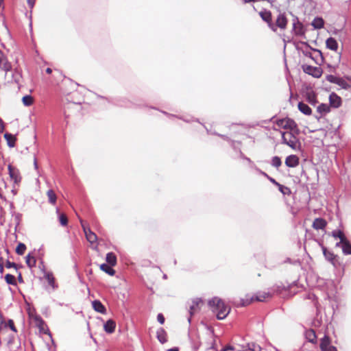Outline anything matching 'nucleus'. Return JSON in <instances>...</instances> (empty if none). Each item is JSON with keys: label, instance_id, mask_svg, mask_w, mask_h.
Segmentation results:
<instances>
[{"label": "nucleus", "instance_id": "27", "mask_svg": "<svg viewBox=\"0 0 351 351\" xmlns=\"http://www.w3.org/2000/svg\"><path fill=\"white\" fill-rule=\"evenodd\" d=\"M3 136L9 147H14L15 146L16 138L13 134L6 132L4 134Z\"/></svg>", "mask_w": 351, "mask_h": 351}, {"label": "nucleus", "instance_id": "33", "mask_svg": "<svg viewBox=\"0 0 351 351\" xmlns=\"http://www.w3.org/2000/svg\"><path fill=\"white\" fill-rule=\"evenodd\" d=\"M317 111L322 114H327L330 112V107L327 104L322 103L317 108Z\"/></svg>", "mask_w": 351, "mask_h": 351}, {"label": "nucleus", "instance_id": "16", "mask_svg": "<svg viewBox=\"0 0 351 351\" xmlns=\"http://www.w3.org/2000/svg\"><path fill=\"white\" fill-rule=\"evenodd\" d=\"M292 32L295 36H301L304 38H306L305 34L306 32V28L302 22H300L296 25V29H293L292 28Z\"/></svg>", "mask_w": 351, "mask_h": 351}, {"label": "nucleus", "instance_id": "10", "mask_svg": "<svg viewBox=\"0 0 351 351\" xmlns=\"http://www.w3.org/2000/svg\"><path fill=\"white\" fill-rule=\"evenodd\" d=\"M269 296V293H264L263 294L253 295V296L250 297V298H246L245 300L242 299L241 300V305L247 306V305L250 304L253 301L263 302L265 300V299Z\"/></svg>", "mask_w": 351, "mask_h": 351}, {"label": "nucleus", "instance_id": "48", "mask_svg": "<svg viewBox=\"0 0 351 351\" xmlns=\"http://www.w3.org/2000/svg\"><path fill=\"white\" fill-rule=\"evenodd\" d=\"M2 327H4V328L9 327L13 332H15L17 331L16 328L14 326V321L11 319H8V323L4 322Z\"/></svg>", "mask_w": 351, "mask_h": 351}, {"label": "nucleus", "instance_id": "55", "mask_svg": "<svg viewBox=\"0 0 351 351\" xmlns=\"http://www.w3.org/2000/svg\"><path fill=\"white\" fill-rule=\"evenodd\" d=\"M241 158L243 159V160H246L250 164V166L251 169H254V166H256L254 164V162L250 158L247 157L245 154Z\"/></svg>", "mask_w": 351, "mask_h": 351}, {"label": "nucleus", "instance_id": "59", "mask_svg": "<svg viewBox=\"0 0 351 351\" xmlns=\"http://www.w3.org/2000/svg\"><path fill=\"white\" fill-rule=\"evenodd\" d=\"M157 320L160 324H163L165 321V318L162 313H158L157 315Z\"/></svg>", "mask_w": 351, "mask_h": 351}, {"label": "nucleus", "instance_id": "56", "mask_svg": "<svg viewBox=\"0 0 351 351\" xmlns=\"http://www.w3.org/2000/svg\"><path fill=\"white\" fill-rule=\"evenodd\" d=\"M291 15L293 16V24H292V25H293V29H296V25H297L298 23H300V20H299V19H298V16H295V15H293V14H291Z\"/></svg>", "mask_w": 351, "mask_h": 351}, {"label": "nucleus", "instance_id": "12", "mask_svg": "<svg viewBox=\"0 0 351 351\" xmlns=\"http://www.w3.org/2000/svg\"><path fill=\"white\" fill-rule=\"evenodd\" d=\"M300 159L298 156L291 154L285 158V165L288 167L294 168L299 165Z\"/></svg>", "mask_w": 351, "mask_h": 351}, {"label": "nucleus", "instance_id": "49", "mask_svg": "<svg viewBox=\"0 0 351 351\" xmlns=\"http://www.w3.org/2000/svg\"><path fill=\"white\" fill-rule=\"evenodd\" d=\"M339 77H336L333 75H327L326 76V80L329 82L330 83H332V84H337V82L338 81V79H339Z\"/></svg>", "mask_w": 351, "mask_h": 351}, {"label": "nucleus", "instance_id": "13", "mask_svg": "<svg viewBox=\"0 0 351 351\" xmlns=\"http://www.w3.org/2000/svg\"><path fill=\"white\" fill-rule=\"evenodd\" d=\"M300 43L302 44V45H304L306 48L309 49L311 51L318 53L319 56H320V62L315 61V64H317V65H319V66H321L322 64H324L325 59H324V55L321 50L312 47L308 44V43L306 42V41H300Z\"/></svg>", "mask_w": 351, "mask_h": 351}, {"label": "nucleus", "instance_id": "9", "mask_svg": "<svg viewBox=\"0 0 351 351\" xmlns=\"http://www.w3.org/2000/svg\"><path fill=\"white\" fill-rule=\"evenodd\" d=\"M259 15L262 20L267 23L271 29H274V23L272 22V15L270 11L264 9L259 12Z\"/></svg>", "mask_w": 351, "mask_h": 351}, {"label": "nucleus", "instance_id": "8", "mask_svg": "<svg viewBox=\"0 0 351 351\" xmlns=\"http://www.w3.org/2000/svg\"><path fill=\"white\" fill-rule=\"evenodd\" d=\"M288 20L285 13H280L274 23V29H271L273 32H276L277 28L279 27L281 29H285L287 27Z\"/></svg>", "mask_w": 351, "mask_h": 351}, {"label": "nucleus", "instance_id": "3", "mask_svg": "<svg viewBox=\"0 0 351 351\" xmlns=\"http://www.w3.org/2000/svg\"><path fill=\"white\" fill-rule=\"evenodd\" d=\"M302 69L305 73L310 75L315 78H319L323 73L321 67L313 66L308 64H302Z\"/></svg>", "mask_w": 351, "mask_h": 351}, {"label": "nucleus", "instance_id": "23", "mask_svg": "<svg viewBox=\"0 0 351 351\" xmlns=\"http://www.w3.org/2000/svg\"><path fill=\"white\" fill-rule=\"evenodd\" d=\"M241 145V141H230V146L235 152L236 154L239 155L240 158L243 157L244 154L242 152L240 146Z\"/></svg>", "mask_w": 351, "mask_h": 351}, {"label": "nucleus", "instance_id": "15", "mask_svg": "<svg viewBox=\"0 0 351 351\" xmlns=\"http://www.w3.org/2000/svg\"><path fill=\"white\" fill-rule=\"evenodd\" d=\"M93 308L98 313L106 314L107 312L106 306L99 300H95L92 302Z\"/></svg>", "mask_w": 351, "mask_h": 351}, {"label": "nucleus", "instance_id": "42", "mask_svg": "<svg viewBox=\"0 0 351 351\" xmlns=\"http://www.w3.org/2000/svg\"><path fill=\"white\" fill-rule=\"evenodd\" d=\"M33 97L29 95H26L22 98V102L25 106H30L33 104Z\"/></svg>", "mask_w": 351, "mask_h": 351}, {"label": "nucleus", "instance_id": "63", "mask_svg": "<svg viewBox=\"0 0 351 351\" xmlns=\"http://www.w3.org/2000/svg\"><path fill=\"white\" fill-rule=\"evenodd\" d=\"M268 180L272 183L273 184H274L275 186H276L277 187L278 186V185L280 184L279 182H278L274 178H273L272 177L269 176V178H268Z\"/></svg>", "mask_w": 351, "mask_h": 351}, {"label": "nucleus", "instance_id": "43", "mask_svg": "<svg viewBox=\"0 0 351 351\" xmlns=\"http://www.w3.org/2000/svg\"><path fill=\"white\" fill-rule=\"evenodd\" d=\"M86 239L90 243H94L97 240V236L93 231H89L88 234H86Z\"/></svg>", "mask_w": 351, "mask_h": 351}, {"label": "nucleus", "instance_id": "40", "mask_svg": "<svg viewBox=\"0 0 351 351\" xmlns=\"http://www.w3.org/2000/svg\"><path fill=\"white\" fill-rule=\"evenodd\" d=\"M47 195L49 198V202L51 204H55L57 199V197L55 192L52 189H49L48 190Z\"/></svg>", "mask_w": 351, "mask_h": 351}, {"label": "nucleus", "instance_id": "64", "mask_svg": "<svg viewBox=\"0 0 351 351\" xmlns=\"http://www.w3.org/2000/svg\"><path fill=\"white\" fill-rule=\"evenodd\" d=\"M306 299H308V300H315L317 299V296L313 294V293H309L308 294L306 298Z\"/></svg>", "mask_w": 351, "mask_h": 351}, {"label": "nucleus", "instance_id": "5", "mask_svg": "<svg viewBox=\"0 0 351 351\" xmlns=\"http://www.w3.org/2000/svg\"><path fill=\"white\" fill-rule=\"evenodd\" d=\"M34 320H35V322L36 323V326L38 328L40 332H43L45 334H47L50 337V338H51L52 344L54 346H56L54 340L52 338L51 333L50 332L49 328H47V329L45 330V322L43 319V318L40 315H36L34 317Z\"/></svg>", "mask_w": 351, "mask_h": 351}, {"label": "nucleus", "instance_id": "7", "mask_svg": "<svg viewBox=\"0 0 351 351\" xmlns=\"http://www.w3.org/2000/svg\"><path fill=\"white\" fill-rule=\"evenodd\" d=\"M8 173L12 180L14 181V184H19L21 181V176L19 170L12 166V165H8Z\"/></svg>", "mask_w": 351, "mask_h": 351}, {"label": "nucleus", "instance_id": "6", "mask_svg": "<svg viewBox=\"0 0 351 351\" xmlns=\"http://www.w3.org/2000/svg\"><path fill=\"white\" fill-rule=\"evenodd\" d=\"M322 250L325 259L335 267H336L337 266V255L335 254L332 251L328 250L324 245H322Z\"/></svg>", "mask_w": 351, "mask_h": 351}, {"label": "nucleus", "instance_id": "29", "mask_svg": "<svg viewBox=\"0 0 351 351\" xmlns=\"http://www.w3.org/2000/svg\"><path fill=\"white\" fill-rule=\"evenodd\" d=\"M289 138L288 141H291L294 143V148H291L293 150H301V143L298 136H295L292 133H288Z\"/></svg>", "mask_w": 351, "mask_h": 351}, {"label": "nucleus", "instance_id": "34", "mask_svg": "<svg viewBox=\"0 0 351 351\" xmlns=\"http://www.w3.org/2000/svg\"><path fill=\"white\" fill-rule=\"evenodd\" d=\"M280 134L282 136V141L281 143L284 145H288L291 148H294V143L291 141H288L289 139L287 138L286 135H288V132H282L280 131Z\"/></svg>", "mask_w": 351, "mask_h": 351}, {"label": "nucleus", "instance_id": "44", "mask_svg": "<svg viewBox=\"0 0 351 351\" xmlns=\"http://www.w3.org/2000/svg\"><path fill=\"white\" fill-rule=\"evenodd\" d=\"M0 69L7 73L12 69V64L7 59H5L3 64L1 65Z\"/></svg>", "mask_w": 351, "mask_h": 351}, {"label": "nucleus", "instance_id": "21", "mask_svg": "<svg viewBox=\"0 0 351 351\" xmlns=\"http://www.w3.org/2000/svg\"><path fill=\"white\" fill-rule=\"evenodd\" d=\"M326 48L332 51H337L338 49V43L336 39L333 37H329L326 40Z\"/></svg>", "mask_w": 351, "mask_h": 351}, {"label": "nucleus", "instance_id": "62", "mask_svg": "<svg viewBox=\"0 0 351 351\" xmlns=\"http://www.w3.org/2000/svg\"><path fill=\"white\" fill-rule=\"evenodd\" d=\"M12 77H13L14 82L16 84H19L20 78L21 77L20 73L13 74Z\"/></svg>", "mask_w": 351, "mask_h": 351}, {"label": "nucleus", "instance_id": "37", "mask_svg": "<svg viewBox=\"0 0 351 351\" xmlns=\"http://www.w3.org/2000/svg\"><path fill=\"white\" fill-rule=\"evenodd\" d=\"M5 280L8 285L16 286L17 285L15 276L10 274H7L5 276Z\"/></svg>", "mask_w": 351, "mask_h": 351}, {"label": "nucleus", "instance_id": "45", "mask_svg": "<svg viewBox=\"0 0 351 351\" xmlns=\"http://www.w3.org/2000/svg\"><path fill=\"white\" fill-rule=\"evenodd\" d=\"M26 250V245L23 243H19L15 250L16 253L18 255H23Z\"/></svg>", "mask_w": 351, "mask_h": 351}, {"label": "nucleus", "instance_id": "36", "mask_svg": "<svg viewBox=\"0 0 351 351\" xmlns=\"http://www.w3.org/2000/svg\"><path fill=\"white\" fill-rule=\"evenodd\" d=\"M342 252L344 255H351V243L347 239L344 246H342Z\"/></svg>", "mask_w": 351, "mask_h": 351}, {"label": "nucleus", "instance_id": "11", "mask_svg": "<svg viewBox=\"0 0 351 351\" xmlns=\"http://www.w3.org/2000/svg\"><path fill=\"white\" fill-rule=\"evenodd\" d=\"M328 100L330 108H338L342 104V99L341 97L334 92L330 94Z\"/></svg>", "mask_w": 351, "mask_h": 351}, {"label": "nucleus", "instance_id": "17", "mask_svg": "<svg viewBox=\"0 0 351 351\" xmlns=\"http://www.w3.org/2000/svg\"><path fill=\"white\" fill-rule=\"evenodd\" d=\"M44 278L47 280L49 285L53 290H56L58 288V285L56 282V279L52 272L49 271V273H46L45 275H44Z\"/></svg>", "mask_w": 351, "mask_h": 351}, {"label": "nucleus", "instance_id": "25", "mask_svg": "<svg viewBox=\"0 0 351 351\" xmlns=\"http://www.w3.org/2000/svg\"><path fill=\"white\" fill-rule=\"evenodd\" d=\"M331 346L330 338L325 335L320 340L319 348L321 351H325L327 348Z\"/></svg>", "mask_w": 351, "mask_h": 351}, {"label": "nucleus", "instance_id": "52", "mask_svg": "<svg viewBox=\"0 0 351 351\" xmlns=\"http://www.w3.org/2000/svg\"><path fill=\"white\" fill-rule=\"evenodd\" d=\"M80 223H81L82 228L83 229V231H84L85 237H86V234H88V232L89 231H92V230H90V228L88 226H86L84 223L83 220L80 219Z\"/></svg>", "mask_w": 351, "mask_h": 351}, {"label": "nucleus", "instance_id": "46", "mask_svg": "<svg viewBox=\"0 0 351 351\" xmlns=\"http://www.w3.org/2000/svg\"><path fill=\"white\" fill-rule=\"evenodd\" d=\"M247 349L250 351H261L262 348L256 343L251 342L247 344Z\"/></svg>", "mask_w": 351, "mask_h": 351}, {"label": "nucleus", "instance_id": "28", "mask_svg": "<svg viewBox=\"0 0 351 351\" xmlns=\"http://www.w3.org/2000/svg\"><path fill=\"white\" fill-rule=\"evenodd\" d=\"M311 25L315 29H322L324 25V21L322 17L316 16L312 21Z\"/></svg>", "mask_w": 351, "mask_h": 351}, {"label": "nucleus", "instance_id": "26", "mask_svg": "<svg viewBox=\"0 0 351 351\" xmlns=\"http://www.w3.org/2000/svg\"><path fill=\"white\" fill-rule=\"evenodd\" d=\"M305 337L308 341L315 343L317 342V335L314 330L309 329L305 332Z\"/></svg>", "mask_w": 351, "mask_h": 351}, {"label": "nucleus", "instance_id": "61", "mask_svg": "<svg viewBox=\"0 0 351 351\" xmlns=\"http://www.w3.org/2000/svg\"><path fill=\"white\" fill-rule=\"evenodd\" d=\"M286 119H281L276 121V124L279 127H281L283 128V126H285Z\"/></svg>", "mask_w": 351, "mask_h": 351}, {"label": "nucleus", "instance_id": "18", "mask_svg": "<svg viewBox=\"0 0 351 351\" xmlns=\"http://www.w3.org/2000/svg\"><path fill=\"white\" fill-rule=\"evenodd\" d=\"M115 327L116 323L112 319L107 320L104 324V329L108 334L112 333L115 330Z\"/></svg>", "mask_w": 351, "mask_h": 351}, {"label": "nucleus", "instance_id": "53", "mask_svg": "<svg viewBox=\"0 0 351 351\" xmlns=\"http://www.w3.org/2000/svg\"><path fill=\"white\" fill-rule=\"evenodd\" d=\"M258 173H259L260 175L264 176L265 178H266L267 180L268 178H269V176L265 173V171H262L260 168H258L257 166H254V169Z\"/></svg>", "mask_w": 351, "mask_h": 351}, {"label": "nucleus", "instance_id": "39", "mask_svg": "<svg viewBox=\"0 0 351 351\" xmlns=\"http://www.w3.org/2000/svg\"><path fill=\"white\" fill-rule=\"evenodd\" d=\"M271 165L278 169L282 165L281 158L278 156L272 157L271 160Z\"/></svg>", "mask_w": 351, "mask_h": 351}, {"label": "nucleus", "instance_id": "35", "mask_svg": "<svg viewBox=\"0 0 351 351\" xmlns=\"http://www.w3.org/2000/svg\"><path fill=\"white\" fill-rule=\"evenodd\" d=\"M297 125L298 124L293 119L287 117L285 120V126H283V129H289L291 130L292 129H294V128H296Z\"/></svg>", "mask_w": 351, "mask_h": 351}, {"label": "nucleus", "instance_id": "22", "mask_svg": "<svg viewBox=\"0 0 351 351\" xmlns=\"http://www.w3.org/2000/svg\"><path fill=\"white\" fill-rule=\"evenodd\" d=\"M298 110L305 115H311L312 114L311 108L305 103L302 101L298 102Z\"/></svg>", "mask_w": 351, "mask_h": 351}, {"label": "nucleus", "instance_id": "51", "mask_svg": "<svg viewBox=\"0 0 351 351\" xmlns=\"http://www.w3.org/2000/svg\"><path fill=\"white\" fill-rule=\"evenodd\" d=\"M38 268L43 273L44 275H45L46 273H49V271H46V267L45 265V263L43 259H41L38 264Z\"/></svg>", "mask_w": 351, "mask_h": 351}, {"label": "nucleus", "instance_id": "47", "mask_svg": "<svg viewBox=\"0 0 351 351\" xmlns=\"http://www.w3.org/2000/svg\"><path fill=\"white\" fill-rule=\"evenodd\" d=\"M58 219L62 226H66L68 224V218L65 214H59Z\"/></svg>", "mask_w": 351, "mask_h": 351}, {"label": "nucleus", "instance_id": "19", "mask_svg": "<svg viewBox=\"0 0 351 351\" xmlns=\"http://www.w3.org/2000/svg\"><path fill=\"white\" fill-rule=\"evenodd\" d=\"M327 225L326 221L321 217L316 218L313 223V228L315 230H322Z\"/></svg>", "mask_w": 351, "mask_h": 351}, {"label": "nucleus", "instance_id": "58", "mask_svg": "<svg viewBox=\"0 0 351 351\" xmlns=\"http://www.w3.org/2000/svg\"><path fill=\"white\" fill-rule=\"evenodd\" d=\"M288 133H292V134L295 136H298V135L300 134V130L298 127V125H296V128H294V129H292L290 130V132H288Z\"/></svg>", "mask_w": 351, "mask_h": 351}, {"label": "nucleus", "instance_id": "4", "mask_svg": "<svg viewBox=\"0 0 351 351\" xmlns=\"http://www.w3.org/2000/svg\"><path fill=\"white\" fill-rule=\"evenodd\" d=\"M304 94L306 101L311 105L315 106V105L318 103L317 95L311 86L307 85L305 86V91Z\"/></svg>", "mask_w": 351, "mask_h": 351}, {"label": "nucleus", "instance_id": "54", "mask_svg": "<svg viewBox=\"0 0 351 351\" xmlns=\"http://www.w3.org/2000/svg\"><path fill=\"white\" fill-rule=\"evenodd\" d=\"M5 267L8 269L14 268L16 269V271H17V264H16L14 262H11L9 260L6 261Z\"/></svg>", "mask_w": 351, "mask_h": 351}, {"label": "nucleus", "instance_id": "60", "mask_svg": "<svg viewBox=\"0 0 351 351\" xmlns=\"http://www.w3.org/2000/svg\"><path fill=\"white\" fill-rule=\"evenodd\" d=\"M346 241V239H342L341 238V240H339V242L336 243L335 247H341L342 248V246H344V243H345Z\"/></svg>", "mask_w": 351, "mask_h": 351}, {"label": "nucleus", "instance_id": "30", "mask_svg": "<svg viewBox=\"0 0 351 351\" xmlns=\"http://www.w3.org/2000/svg\"><path fill=\"white\" fill-rule=\"evenodd\" d=\"M25 263L27 267L30 269L36 267V259L34 256L32 255V253L29 252L25 257Z\"/></svg>", "mask_w": 351, "mask_h": 351}, {"label": "nucleus", "instance_id": "20", "mask_svg": "<svg viewBox=\"0 0 351 351\" xmlns=\"http://www.w3.org/2000/svg\"><path fill=\"white\" fill-rule=\"evenodd\" d=\"M156 338L160 343L164 344L167 341V332L163 328H160L156 332Z\"/></svg>", "mask_w": 351, "mask_h": 351}, {"label": "nucleus", "instance_id": "24", "mask_svg": "<svg viewBox=\"0 0 351 351\" xmlns=\"http://www.w3.org/2000/svg\"><path fill=\"white\" fill-rule=\"evenodd\" d=\"M113 265H110L108 263H102L100 265L99 268L101 271H104L109 276H114L115 274V270L112 268Z\"/></svg>", "mask_w": 351, "mask_h": 351}, {"label": "nucleus", "instance_id": "14", "mask_svg": "<svg viewBox=\"0 0 351 351\" xmlns=\"http://www.w3.org/2000/svg\"><path fill=\"white\" fill-rule=\"evenodd\" d=\"M201 303H202V300L200 298H196L192 300V304L189 306L190 317L188 318L189 323H191V317L194 314V311L199 307V305Z\"/></svg>", "mask_w": 351, "mask_h": 351}, {"label": "nucleus", "instance_id": "41", "mask_svg": "<svg viewBox=\"0 0 351 351\" xmlns=\"http://www.w3.org/2000/svg\"><path fill=\"white\" fill-rule=\"evenodd\" d=\"M279 191L283 195H290L291 194V191L290 188L282 185L280 184L278 186Z\"/></svg>", "mask_w": 351, "mask_h": 351}, {"label": "nucleus", "instance_id": "32", "mask_svg": "<svg viewBox=\"0 0 351 351\" xmlns=\"http://www.w3.org/2000/svg\"><path fill=\"white\" fill-rule=\"evenodd\" d=\"M330 235H331L335 239H339V240H341V238L342 239H348L346 237L344 232L340 229H335V230H332Z\"/></svg>", "mask_w": 351, "mask_h": 351}, {"label": "nucleus", "instance_id": "1", "mask_svg": "<svg viewBox=\"0 0 351 351\" xmlns=\"http://www.w3.org/2000/svg\"><path fill=\"white\" fill-rule=\"evenodd\" d=\"M208 304L212 308V311L216 313L217 319L219 320L225 319L230 311V308L225 304L222 300L217 297L209 300Z\"/></svg>", "mask_w": 351, "mask_h": 351}, {"label": "nucleus", "instance_id": "57", "mask_svg": "<svg viewBox=\"0 0 351 351\" xmlns=\"http://www.w3.org/2000/svg\"><path fill=\"white\" fill-rule=\"evenodd\" d=\"M176 117L178 118L179 119H181L184 121L186 123H191V121H194V119L192 117H185L183 116H176Z\"/></svg>", "mask_w": 351, "mask_h": 351}, {"label": "nucleus", "instance_id": "38", "mask_svg": "<svg viewBox=\"0 0 351 351\" xmlns=\"http://www.w3.org/2000/svg\"><path fill=\"white\" fill-rule=\"evenodd\" d=\"M337 85L339 86L341 88L348 90L351 88V85L349 84L343 78L339 77L337 82Z\"/></svg>", "mask_w": 351, "mask_h": 351}, {"label": "nucleus", "instance_id": "2", "mask_svg": "<svg viewBox=\"0 0 351 351\" xmlns=\"http://www.w3.org/2000/svg\"><path fill=\"white\" fill-rule=\"evenodd\" d=\"M96 96L98 98L105 99L109 103H111L114 105L119 106L121 107L132 108H136V107L141 106L140 105L134 104V102L131 101L130 100L128 99L125 97L116 98L114 99H109V98L105 97L104 96H101V95H99L97 94H96Z\"/></svg>", "mask_w": 351, "mask_h": 351}, {"label": "nucleus", "instance_id": "31", "mask_svg": "<svg viewBox=\"0 0 351 351\" xmlns=\"http://www.w3.org/2000/svg\"><path fill=\"white\" fill-rule=\"evenodd\" d=\"M106 263L110 264V265L115 266L117 262L115 254L113 252L107 253L106 256Z\"/></svg>", "mask_w": 351, "mask_h": 351}, {"label": "nucleus", "instance_id": "50", "mask_svg": "<svg viewBox=\"0 0 351 351\" xmlns=\"http://www.w3.org/2000/svg\"><path fill=\"white\" fill-rule=\"evenodd\" d=\"M302 52L303 53V55L306 57H308V58H310L311 59H312L315 62V61L317 62H320V60H315V57L313 56L311 52L310 51H308V50H302Z\"/></svg>", "mask_w": 351, "mask_h": 351}]
</instances>
